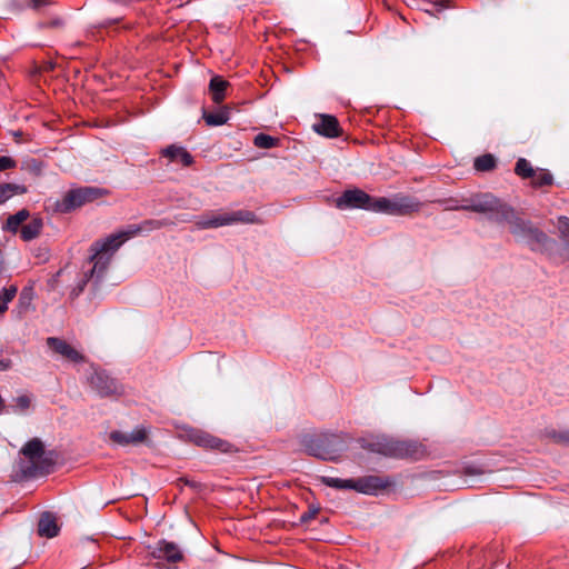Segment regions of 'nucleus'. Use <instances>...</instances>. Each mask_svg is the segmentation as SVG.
<instances>
[{
  "label": "nucleus",
  "mask_w": 569,
  "mask_h": 569,
  "mask_svg": "<svg viewBox=\"0 0 569 569\" xmlns=\"http://www.w3.org/2000/svg\"><path fill=\"white\" fill-rule=\"evenodd\" d=\"M159 551L170 562H177L182 559V553L180 549L173 542L163 541L159 548Z\"/></svg>",
  "instance_id": "22"
},
{
  "label": "nucleus",
  "mask_w": 569,
  "mask_h": 569,
  "mask_svg": "<svg viewBox=\"0 0 569 569\" xmlns=\"http://www.w3.org/2000/svg\"><path fill=\"white\" fill-rule=\"evenodd\" d=\"M47 345L56 353L60 355L61 357L66 358L69 361L78 363L83 362L86 360L83 355H81L78 350H76L71 345H69L63 339L49 337L47 339Z\"/></svg>",
  "instance_id": "14"
},
{
  "label": "nucleus",
  "mask_w": 569,
  "mask_h": 569,
  "mask_svg": "<svg viewBox=\"0 0 569 569\" xmlns=\"http://www.w3.org/2000/svg\"><path fill=\"white\" fill-rule=\"evenodd\" d=\"M14 167H16V161L12 158L7 157V156L0 157V171L11 169Z\"/></svg>",
  "instance_id": "32"
},
{
  "label": "nucleus",
  "mask_w": 569,
  "mask_h": 569,
  "mask_svg": "<svg viewBox=\"0 0 569 569\" xmlns=\"http://www.w3.org/2000/svg\"><path fill=\"white\" fill-rule=\"evenodd\" d=\"M372 197L360 189L346 190L341 197L337 199V208L339 209H365L370 211Z\"/></svg>",
  "instance_id": "10"
},
{
  "label": "nucleus",
  "mask_w": 569,
  "mask_h": 569,
  "mask_svg": "<svg viewBox=\"0 0 569 569\" xmlns=\"http://www.w3.org/2000/svg\"><path fill=\"white\" fill-rule=\"evenodd\" d=\"M320 481L336 489H353L365 495H376L387 488L389 481L377 476H368L359 479H340L335 477H320Z\"/></svg>",
  "instance_id": "4"
},
{
  "label": "nucleus",
  "mask_w": 569,
  "mask_h": 569,
  "mask_svg": "<svg viewBox=\"0 0 569 569\" xmlns=\"http://www.w3.org/2000/svg\"><path fill=\"white\" fill-rule=\"evenodd\" d=\"M59 527L57 525V519L53 515L46 512L40 517L38 523V533L41 537L53 538L58 535Z\"/></svg>",
  "instance_id": "17"
},
{
  "label": "nucleus",
  "mask_w": 569,
  "mask_h": 569,
  "mask_svg": "<svg viewBox=\"0 0 569 569\" xmlns=\"http://www.w3.org/2000/svg\"><path fill=\"white\" fill-rule=\"evenodd\" d=\"M149 430L143 426H139L130 432L113 430L109 433V439L122 447L139 446L147 442Z\"/></svg>",
  "instance_id": "11"
},
{
  "label": "nucleus",
  "mask_w": 569,
  "mask_h": 569,
  "mask_svg": "<svg viewBox=\"0 0 569 569\" xmlns=\"http://www.w3.org/2000/svg\"><path fill=\"white\" fill-rule=\"evenodd\" d=\"M203 119L208 126H222L229 120L227 109H220L216 112H203Z\"/></svg>",
  "instance_id": "23"
},
{
  "label": "nucleus",
  "mask_w": 569,
  "mask_h": 569,
  "mask_svg": "<svg viewBox=\"0 0 569 569\" xmlns=\"http://www.w3.org/2000/svg\"><path fill=\"white\" fill-rule=\"evenodd\" d=\"M553 182L552 174L546 169H536L535 174L531 177V184L533 187L550 186Z\"/></svg>",
  "instance_id": "24"
},
{
  "label": "nucleus",
  "mask_w": 569,
  "mask_h": 569,
  "mask_svg": "<svg viewBox=\"0 0 569 569\" xmlns=\"http://www.w3.org/2000/svg\"><path fill=\"white\" fill-rule=\"evenodd\" d=\"M421 203L409 196H395L392 198H373L370 211L390 216H405L419 211Z\"/></svg>",
  "instance_id": "6"
},
{
  "label": "nucleus",
  "mask_w": 569,
  "mask_h": 569,
  "mask_svg": "<svg viewBox=\"0 0 569 569\" xmlns=\"http://www.w3.org/2000/svg\"><path fill=\"white\" fill-rule=\"evenodd\" d=\"M27 192V188L16 183H2L0 184V204L12 198L14 194H23Z\"/></svg>",
  "instance_id": "20"
},
{
  "label": "nucleus",
  "mask_w": 569,
  "mask_h": 569,
  "mask_svg": "<svg viewBox=\"0 0 569 569\" xmlns=\"http://www.w3.org/2000/svg\"><path fill=\"white\" fill-rule=\"evenodd\" d=\"M20 452L27 459V461L19 463V470L26 478L49 472L50 467L53 465L52 452H46L43 442L39 438L29 440L21 448Z\"/></svg>",
  "instance_id": "2"
},
{
  "label": "nucleus",
  "mask_w": 569,
  "mask_h": 569,
  "mask_svg": "<svg viewBox=\"0 0 569 569\" xmlns=\"http://www.w3.org/2000/svg\"><path fill=\"white\" fill-rule=\"evenodd\" d=\"M468 471H469V473H479V472H478L477 470H475V469H469Z\"/></svg>",
  "instance_id": "38"
},
{
  "label": "nucleus",
  "mask_w": 569,
  "mask_h": 569,
  "mask_svg": "<svg viewBox=\"0 0 569 569\" xmlns=\"http://www.w3.org/2000/svg\"><path fill=\"white\" fill-rule=\"evenodd\" d=\"M3 407V400L2 398L0 397V409Z\"/></svg>",
  "instance_id": "39"
},
{
  "label": "nucleus",
  "mask_w": 569,
  "mask_h": 569,
  "mask_svg": "<svg viewBox=\"0 0 569 569\" xmlns=\"http://www.w3.org/2000/svg\"><path fill=\"white\" fill-rule=\"evenodd\" d=\"M29 218V211L22 209L10 216L3 227L4 230L16 233L19 227Z\"/></svg>",
  "instance_id": "21"
},
{
  "label": "nucleus",
  "mask_w": 569,
  "mask_h": 569,
  "mask_svg": "<svg viewBox=\"0 0 569 569\" xmlns=\"http://www.w3.org/2000/svg\"><path fill=\"white\" fill-rule=\"evenodd\" d=\"M103 191L98 188L84 187L70 190L66 193L60 203V209L64 212L71 211L76 208L83 206L87 202L93 201L101 197Z\"/></svg>",
  "instance_id": "9"
},
{
  "label": "nucleus",
  "mask_w": 569,
  "mask_h": 569,
  "mask_svg": "<svg viewBox=\"0 0 569 569\" xmlns=\"http://www.w3.org/2000/svg\"><path fill=\"white\" fill-rule=\"evenodd\" d=\"M162 156L168 158L170 162L181 163L188 167L192 163L193 158L186 148L171 144L162 150Z\"/></svg>",
  "instance_id": "16"
},
{
  "label": "nucleus",
  "mask_w": 569,
  "mask_h": 569,
  "mask_svg": "<svg viewBox=\"0 0 569 569\" xmlns=\"http://www.w3.org/2000/svg\"><path fill=\"white\" fill-rule=\"evenodd\" d=\"M168 224H170L168 220H147L141 224H132L117 233L110 234L104 240L96 241L90 249L92 252L90 261L93 263L90 270V277L96 276L97 278H101L108 269L114 252L127 240L140 233L150 232ZM88 279L89 276L86 273L77 288L72 290L71 295L73 297H77L80 292H82Z\"/></svg>",
  "instance_id": "1"
},
{
  "label": "nucleus",
  "mask_w": 569,
  "mask_h": 569,
  "mask_svg": "<svg viewBox=\"0 0 569 569\" xmlns=\"http://www.w3.org/2000/svg\"><path fill=\"white\" fill-rule=\"evenodd\" d=\"M17 290L16 286H11L0 291V316L8 309V305L16 297Z\"/></svg>",
  "instance_id": "27"
},
{
  "label": "nucleus",
  "mask_w": 569,
  "mask_h": 569,
  "mask_svg": "<svg viewBox=\"0 0 569 569\" xmlns=\"http://www.w3.org/2000/svg\"><path fill=\"white\" fill-rule=\"evenodd\" d=\"M229 87V82L220 76L211 78L209 83V92L213 102L220 103L226 98V91Z\"/></svg>",
  "instance_id": "18"
},
{
  "label": "nucleus",
  "mask_w": 569,
  "mask_h": 569,
  "mask_svg": "<svg viewBox=\"0 0 569 569\" xmlns=\"http://www.w3.org/2000/svg\"><path fill=\"white\" fill-rule=\"evenodd\" d=\"M372 450L383 456L419 460L426 456V448L417 441L381 439L372 445Z\"/></svg>",
  "instance_id": "5"
},
{
  "label": "nucleus",
  "mask_w": 569,
  "mask_h": 569,
  "mask_svg": "<svg viewBox=\"0 0 569 569\" xmlns=\"http://www.w3.org/2000/svg\"><path fill=\"white\" fill-rule=\"evenodd\" d=\"M313 130L327 138H336L340 136V126L333 116L321 114L319 122L315 123Z\"/></svg>",
  "instance_id": "15"
},
{
  "label": "nucleus",
  "mask_w": 569,
  "mask_h": 569,
  "mask_svg": "<svg viewBox=\"0 0 569 569\" xmlns=\"http://www.w3.org/2000/svg\"><path fill=\"white\" fill-rule=\"evenodd\" d=\"M256 214L248 210H238L230 212H210L203 214L196 221L198 229H213L236 223H256Z\"/></svg>",
  "instance_id": "7"
},
{
  "label": "nucleus",
  "mask_w": 569,
  "mask_h": 569,
  "mask_svg": "<svg viewBox=\"0 0 569 569\" xmlns=\"http://www.w3.org/2000/svg\"><path fill=\"white\" fill-rule=\"evenodd\" d=\"M48 2V0H30V4L32 8H40L44 6Z\"/></svg>",
  "instance_id": "35"
},
{
  "label": "nucleus",
  "mask_w": 569,
  "mask_h": 569,
  "mask_svg": "<svg viewBox=\"0 0 569 569\" xmlns=\"http://www.w3.org/2000/svg\"><path fill=\"white\" fill-rule=\"evenodd\" d=\"M11 368L10 359H0V371H6Z\"/></svg>",
  "instance_id": "34"
},
{
  "label": "nucleus",
  "mask_w": 569,
  "mask_h": 569,
  "mask_svg": "<svg viewBox=\"0 0 569 569\" xmlns=\"http://www.w3.org/2000/svg\"><path fill=\"white\" fill-rule=\"evenodd\" d=\"M253 143L261 149H271L277 146L278 139L264 133H259L254 137Z\"/></svg>",
  "instance_id": "28"
},
{
  "label": "nucleus",
  "mask_w": 569,
  "mask_h": 569,
  "mask_svg": "<svg viewBox=\"0 0 569 569\" xmlns=\"http://www.w3.org/2000/svg\"><path fill=\"white\" fill-rule=\"evenodd\" d=\"M31 407V398L28 395H20L13 399L10 409L17 413H24Z\"/></svg>",
  "instance_id": "26"
},
{
  "label": "nucleus",
  "mask_w": 569,
  "mask_h": 569,
  "mask_svg": "<svg viewBox=\"0 0 569 569\" xmlns=\"http://www.w3.org/2000/svg\"><path fill=\"white\" fill-rule=\"evenodd\" d=\"M311 445H306L307 451L315 457H319L321 459H329L328 452L323 449L321 445L316 441H311Z\"/></svg>",
  "instance_id": "30"
},
{
  "label": "nucleus",
  "mask_w": 569,
  "mask_h": 569,
  "mask_svg": "<svg viewBox=\"0 0 569 569\" xmlns=\"http://www.w3.org/2000/svg\"><path fill=\"white\" fill-rule=\"evenodd\" d=\"M449 209H453V210H462L461 206H455V203H451V206H449Z\"/></svg>",
  "instance_id": "37"
},
{
  "label": "nucleus",
  "mask_w": 569,
  "mask_h": 569,
  "mask_svg": "<svg viewBox=\"0 0 569 569\" xmlns=\"http://www.w3.org/2000/svg\"><path fill=\"white\" fill-rule=\"evenodd\" d=\"M535 171H536V169H533V167L527 159H525V158L518 159L516 167H515V172L519 177H521L522 179H531L532 174H535Z\"/></svg>",
  "instance_id": "25"
},
{
  "label": "nucleus",
  "mask_w": 569,
  "mask_h": 569,
  "mask_svg": "<svg viewBox=\"0 0 569 569\" xmlns=\"http://www.w3.org/2000/svg\"><path fill=\"white\" fill-rule=\"evenodd\" d=\"M462 210L487 213L491 221L502 223L509 206L501 202L490 193L481 194L472 200L470 204L461 206Z\"/></svg>",
  "instance_id": "8"
},
{
  "label": "nucleus",
  "mask_w": 569,
  "mask_h": 569,
  "mask_svg": "<svg viewBox=\"0 0 569 569\" xmlns=\"http://www.w3.org/2000/svg\"><path fill=\"white\" fill-rule=\"evenodd\" d=\"M558 229L565 241L569 243V218L559 217L558 218Z\"/></svg>",
  "instance_id": "31"
},
{
  "label": "nucleus",
  "mask_w": 569,
  "mask_h": 569,
  "mask_svg": "<svg viewBox=\"0 0 569 569\" xmlns=\"http://www.w3.org/2000/svg\"><path fill=\"white\" fill-rule=\"evenodd\" d=\"M506 212L502 222L509 224V230L517 240L526 242L533 250L546 246L548 237L543 231L535 227L530 221L518 217L511 207Z\"/></svg>",
  "instance_id": "3"
},
{
  "label": "nucleus",
  "mask_w": 569,
  "mask_h": 569,
  "mask_svg": "<svg viewBox=\"0 0 569 569\" xmlns=\"http://www.w3.org/2000/svg\"><path fill=\"white\" fill-rule=\"evenodd\" d=\"M190 439L197 446L208 449H217L221 452H229L232 447L229 442L201 430L192 431L190 433Z\"/></svg>",
  "instance_id": "13"
},
{
  "label": "nucleus",
  "mask_w": 569,
  "mask_h": 569,
  "mask_svg": "<svg viewBox=\"0 0 569 569\" xmlns=\"http://www.w3.org/2000/svg\"><path fill=\"white\" fill-rule=\"evenodd\" d=\"M496 164V160L491 154H485L481 157H478L475 160V168L478 171H488L491 170Z\"/></svg>",
  "instance_id": "29"
},
{
  "label": "nucleus",
  "mask_w": 569,
  "mask_h": 569,
  "mask_svg": "<svg viewBox=\"0 0 569 569\" xmlns=\"http://www.w3.org/2000/svg\"><path fill=\"white\" fill-rule=\"evenodd\" d=\"M317 512H318V509H310L308 512H305L301 516V521L302 522L309 521L310 519H312L316 516Z\"/></svg>",
  "instance_id": "33"
},
{
  "label": "nucleus",
  "mask_w": 569,
  "mask_h": 569,
  "mask_svg": "<svg viewBox=\"0 0 569 569\" xmlns=\"http://www.w3.org/2000/svg\"><path fill=\"white\" fill-rule=\"evenodd\" d=\"M42 229V220L34 218L21 228V238L24 241H30L37 238Z\"/></svg>",
  "instance_id": "19"
},
{
  "label": "nucleus",
  "mask_w": 569,
  "mask_h": 569,
  "mask_svg": "<svg viewBox=\"0 0 569 569\" xmlns=\"http://www.w3.org/2000/svg\"><path fill=\"white\" fill-rule=\"evenodd\" d=\"M89 383L102 397L121 392L119 383L103 370L94 369L89 377Z\"/></svg>",
  "instance_id": "12"
},
{
  "label": "nucleus",
  "mask_w": 569,
  "mask_h": 569,
  "mask_svg": "<svg viewBox=\"0 0 569 569\" xmlns=\"http://www.w3.org/2000/svg\"><path fill=\"white\" fill-rule=\"evenodd\" d=\"M559 441L565 442V443H569V432L561 435L559 437Z\"/></svg>",
  "instance_id": "36"
}]
</instances>
